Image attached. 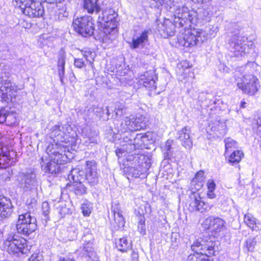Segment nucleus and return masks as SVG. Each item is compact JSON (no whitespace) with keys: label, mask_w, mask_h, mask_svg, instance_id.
I'll return each mask as SVG.
<instances>
[{"label":"nucleus","mask_w":261,"mask_h":261,"mask_svg":"<svg viewBox=\"0 0 261 261\" xmlns=\"http://www.w3.org/2000/svg\"><path fill=\"white\" fill-rule=\"evenodd\" d=\"M87 140L86 143H97L98 141L97 133L96 131L91 132L89 134L86 135Z\"/></svg>","instance_id":"c9c22d12"},{"label":"nucleus","mask_w":261,"mask_h":261,"mask_svg":"<svg viewBox=\"0 0 261 261\" xmlns=\"http://www.w3.org/2000/svg\"><path fill=\"white\" fill-rule=\"evenodd\" d=\"M229 49L233 57L242 60L247 58L253 60L256 54L255 52L253 44L248 41L247 38L237 32L231 35L229 41Z\"/></svg>","instance_id":"f257e3e1"},{"label":"nucleus","mask_w":261,"mask_h":261,"mask_svg":"<svg viewBox=\"0 0 261 261\" xmlns=\"http://www.w3.org/2000/svg\"><path fill=\"white\" fill-rule=\"evenodd\" d=\"M41 166L42 170L45 173L56 174L60 171V165L51 160L47 163H43Z\"/></svg>","instance_id":"a878e982"},{"label":"nucleus","mask_w":261,"mask_h":261,"mask_svg":"<svg viewBox=\"0 0 261 261\" xmlns=\"http://www.w3.org/2000/svg\"><path fill=\"white\" fill-rule=\"evenodd\" d=\"M138 229L142 234L145 233V221L140 220L138 224Z\"/></svg>","instance_id":"6e6d98bb"},{"label":"nucleus","mask_w":261,"mask_h":261,"mask_svg":"<svg viewBox=\"0 0 261 261\" xmlns=\"http://www.w3.org/2000/svg\"><path fill=\"white\" fill-rule=\"evenodd\" d=\"M139 84L149 88L150 90L156 89L155 82L153 78V73L151 71H147L141 75L138 81Z\"/></svg>","instance_id":"412c9836"},{"label":"nucleus","mask_w":261,"mask_h":261,"mask_svg":"<svg viewBox=\"0 0 261 261\" xmlns=\"http://www.w3.org/2000/svg\"><path fill=\"white\" fill-rule=\"evenodd\" d=\"M66 56L65 51L61 49L58 55V67H65Z\"/></svg>","instance_id":"58836bf2"},{"label":"nucleus","mask_w":261,"mask_h":261,"mask_svg":"<svg viewBox=\"0 0 261 261\" xmlns=\"http://www.w3.org/2000/svg\"><path fill=\"white\" fill-rule=\"evenodd\" d=\"M68 145L63 144H60L59 145L56 144L55 147H57V148H54L53 147V145L49 146L47 147V153L50 157V160L60 165L67 163L68 158L66 151L67 149V152H69L67 148Z\"/></svg>","instance_id":"6e6552de"},{"label":"nucleus","mask_w":261,"mask_h":261,"mask_svg":"<svg viewBox=\"0 0 261 261\" xmlns=\"http://www.w3.org/2000/svg\"><path fill=\"white\" fill-rule=\"evenodd\" d=\"M256 244V238H250L246 241V246L249 251H253Z\"/></svg>","instance_id":"4c0bfd02"},{"label":"nucleus","mask_w":261,"mask_h":261,"mask_svg":"<svg viewBox=\"0 0 261 261\" xmlns=\"http://www.w3.org/2000/svg\"><path fill=\"white\" fill-rule=\"evenodd\" d=\"M208 127L217 136H223L226 133V125L223 122L219 121L212 122L210 123Z\"/></svg>","instance_id":"b1692460"},{"label":"nucleus","mask_w":261,"mask_h":261,"mask_svg":"<svg viewBox=\"0 0 261 261\" xmlns=\"http://www.w3.org/2000/svg\"><path fill=\"white\" fill-rule=\"evenodd\" d=\"M115 114L117 116L121 117L126 112V108L124 106L117 104L115 107Z\"/></svg>","instance_id":"ea45409f"},{"label":"nucleus","mask_w":261,"mask_h":261,"mask_svg":"<svg viewBox=\"0 0 261 261\" xmlns=\"http://www.w3.org/2000/svg\"><path fill=\"white\" fill-rule=\"evenodd\" d=\"M86 171L80 170L79 168L73 169L68 175V179L71 182H84L86 178Z\"/></svg>","instance_id":"5701e85b"},{"label":"nucleus","mask_w":261,"mask_h":261,"mask_svg":"<svg viewBox=\"0 0 261 261\" xmlns=\"http://www.w3.org/2000/svg\"><path fill=\"white\" fill-rule=\"evenodd\" d=\"M130 123L129 130L131 131L138 130L136 124H135L134 118H130Z\"/></svg>","instance_id":"4d7b16f0"},{"label":"nucleus","mask_w":261,"mask_h":261,"mask_svg":"<svg viewBox=\"0 0 261 261\" xmlns=\"http://www.w3.org/2000/svg\"><path fill=\"white\" fill-rule=\"evenodd\" d=\"M59 261H75L74 259L70 257H65L62 258H60Z\"/></svg>","instance_id":"052dcab7"},{"label":"nucleus","mask_w":261,"mask_h":261,"mask_svg":"<svg viewBox=\"0 0 261 261\" xmlns=\"http://www.w3.org/2000/svg\"><path fill=\"white\" fill-rule=\"evenodd\" d=\"M85 181L91 186L96 185L99 181L97 165L94 161H87L86 168Z\"/></svg>","instance_id":"f3484780"},{"label":"nucleus","mask_w":261,"mask_h":261,"mask_svg":"<svg viewBox=\"0 0 261 261\" xmlns=\"http://www.w3.org/2000/svg\"><path fill=\"white\" fill-rule=\"evenodd\" d=\"M132 135H130L129 137L126 136L123 138V142L125 144L130 143L131 141H134V138Z\"/></svg>","instance_id":"13d9d810"},{"label":"nucleus","mask_w":261,"mask_h":261,"mask_svg":"<svg viewBox=\"0 0 261 261\" xmlns=\"http://www.w3.org/2000/svg\"><path fill=\"white\" fill-rule=\"evenodd\" d=\"M17 89L8 78L0 79V100L8 102L16 96Z\"/></svg>","instance_id":"1a4fd4ad"},{"label":"nucleus","mask_w":261,"mask_h":261,"mask_svg":"<svg viewBox=\"0 0 261 261\" xmlns=\"http://www.w3.org/2000/svg\"><path fill=\"white\" fill-rule=\"evenodd\" d=\"M250 65H253V62L252 61H249L248 63L246 65L245 67L247 68Z\"/></svg>","instance_id":"69168bd1"},{"label":"nucleus","mask_w":261,"mask_h":261,"mask_svg":"<svg viewBox=\"0 0 261 261\" xmlns=\"http://www.w3.org/2000/svg\"><path fill=\"white\" fill-rule=\"evenodd\" d=\"M73 26L75 31L84 37L91 36L94 30L92 18L88 16L77 18L74 20Z\"/></svg>","instance_id":"423d86ee"},{"label":"nucleus","mask_w":261,"mask_h":261,"mask_svg":"<svg viewBox=\"0 0 261 261\" xmlns=\"http://www.w3.org/2000/svg\"><path fill=\"white\" fill-rule=\"evenodd\" d=\"M201 33L196 30H188L185 34L178 37V43L179 45L187 47L197 45L201 40Z\"/></svg>","instance_id":"ddd939ff"},{"label":"nucleus","mask_w":261,"mask_h":261,"mask_svg":"<svg viewBox=\"0 0 261 261\" xmlns=\"http://www.w3.org/2000/svg\"><path fill=\"white\" fill-rule=\"evenodd\" d=\"M204 179V172L202 170L199 171L192 180V185L197 181L203 182Z\"/></svg>","instance_id":"79ce46f5"},{"label":"nucleus","mask_w":261,"mask_h":261,"mask_svg":"<svg viewBox=\"0 0 261 261\" xmlns=\"http://www.w3.org/2000/svg\"><path fill=\"white\" fill-rule=\"evenodd\" d=\"M145 138V136L142 134H138L134 138V141H131L130 143L123 144L122 147L118 149L116 151L117 156L120 158L125 156L126 154H131L130 156L126 157L127 161H130L134 158L133 155L136 154V151L141 147V143L139 141Z\"/></svg>","instance_id":"0eeeda50"},{"label":"nucleus","mask_w":261,"mask_h":261,"mask_svg":"<svg viewBox=\"0 0 261 261\" xmlns=\"http://www.w3.org/2000/svg\"><path fill=\"white\" fill-rule=\"evenodd\" d=\"M225 222L222 219L214 216H209L203 222L204 229L210 230L215 233L224 230Z\"/></svg>","instance_id":"4468645a"},{"label":"nucleus","mask_w":261,"mask_h":261,"mask_svg":"<svg viewBox=\"0 0 261 261\" xmlns=\"http://www.w3.org/2000/svg\"><path fill=\"white\" fill-rule=\"evenodd\" d=\"M116 246L118 249L121 252H126L130 248V243L128 242L126 238H123L120 239L116 242Z\"/></svg>","instance_id":"c756f323"},{"label":"nucleus","mask_w":261,"mask_h":261,"mask_svg":"<svg viewBox=\"0 0 261 261\" xmlns=\"http://www.w3.org/2000/svg\"><path fill=\"white\" fill-rule=\"evenodd\" d=\"M173 144V141L168 140L166 141L165 146H164V149L166 151L165 154H166V156L169 155L170 152V149Z\"/></svg>","instance_id":"09e8293b"},{"label":"nucleus","mask_w":261,"mask_h":261,"mask_svg":"<svg viewBox=\"0 0 261 261\" xmlns=\"http://www.w3.org/2000/svg\"><path fill=\"white\" fill-rule=\"evenodd\" d=\"M130 123V118L128 117L125 118L121 124L122 131L125 132L127 129L129 130Z\"/></svg>","instance_id":"c03bdc74"},{"label":"nucleus","mask_w":261,"mask_h":261,"mask_svg":"<svg viewBox=\"0 0 261 261\" xmlns=\"http://www.w3.org/2000/svg\"><path fill=\"white\" fill-rule=\"evenodd\" d=\"M103 0H84V8L89 13H98L101 9Z\"/></svg>","instance_id":"4be33fe9"},{"label":"nucleus","mask_w":261,"mask_h":261,"mask_svg":"<svg viewBox=\"0 0 261 261\" xmlns=\"http://www.w3.org/2000/svg\"><path fill=\"white\" fill-rule=\"evenodd\" d=\"M10 160L7 155H0V167L1 168H6L7 166H9V162Z\"/></svg>","instance_id":"a19ab883"},{"label":"nucleus","mask_w":261,"mask_h":261,"mask_svg":"<svg viewBox=\"0 0 261 261\" xmlns=\"http://www.w3.org/2000/svg\"><path fill=\"white\" fill-rule=\"evenodd\" d=\"M244 156L242 151L237 150L231 153L228 158V162L232 166L238 165L241 161L242 158Z\"/></svg>","instance_id":"cd10ccee"},{"label":"nucleus","mask_w":261,"mask_h":261,"mask_svg":"<svg viewBox=\"0 0 261 261\" xmlns=\"http://www.w3.org/2000/svg\"><path fill=\"white\" fill-rule=\"evenodd\" d=\"M74 64L75 67L79 68H82V67H84L86 66V64L83 58L82 59H75Z\"/></svg>","instance_id":"8fccbe9b"},{"label":"nucleus","mask_w":261,"mask_h":261,"mask_svg":"<svg viewBox=\"0 0 261 261\" xmlns=\"http://www.w3.org/2000/svg\"><path fill=\"white\" fill-rule=\"evenodd\" d=\"M3 248L9 253L13 254L20 252L26 254L29 251L27 240L23 238H17L13 234H9L4 241Z\"/></svg>","instance_id":"39448f33"},{"label":"nucleus","mask_w":261,"mask_h":261,"mask_svg":"<svg viewBox=\"0 0 261 261\" xmlns=\"http://www.w3.org/2000/svg\"><path fill=\"white\" fill-rule=\"evenodd\" d=\"M20 186L26 191H36L38 187V181L36 174L33 170L25 173H21L18 176Z\"/></svg>","instance_id":"9d476101"},{"label":"nucleus","mask_w":261,"mask_h":261,"mask_svg":"<svg viewBox=\"0 0 261 261\" xmlns=\"http://www.w3.org/2000/svg\"><path fill=\"white\" fill-rule=\"evenodd\" d=\"M42 214L45 217H47L49 213L50 207L47 202H43L42 204Z\"/></svg>","instance_id":"49530a36"},{"label":"nucleus","mask_w":261,"mask_h":261,"mask_svg":"<svg viewBox=\"0 0 261 261\" xmlns=\"http://www.w3.org/2000/svg\"><path fill=\"white\" fill-rule=\"evenodd\" d=\"M18 213L20 214L16 224L17 232L28 236L36 230L37 228L36 219L32 216L31 212L29 211L21 213L20 209Z\"/></svg>","instance_id":"20e7f679"},{"label":"nucleus","mask_w":261,"mask_h":261,"mask_svg":"<svg viewBox=\"0 0 261 261\" xmlns=\"http://www.w3.org/2000/svg\"><path fill=\"white\" fill-rule=\"evenodd\" d=\"M63 128L61 125H57L53 127L50 133V137L54 139V141H57L56 144L59 145L63 143L67 144L69 142L68 135L66 134L61 128Z\"/></svg>","instance_id":"6ab92c4d"},{"label":"nucleus","mask_w":261,"mask_h":261,"mask_svg":"<svg viewBox=\"0 0 261 261\" xmlns=\"http://www.w3.org/2000/svg\"><path fill=\"white\" fill-rule=\"evenodd\" d=\"M81 209L83 215L88 216L91 213L92 206L90 203L86 202L82 204Z\"/></svg>","instance_id":"e433bc0d"},{"label":"nucleus","mask_w":261,"mask_h":261,"mask_svg":"<svg viewBox=\"0 0 261 261\" xmlns=\"http://www.w3.org/2000/svg\"><path fill=\"white\" fill-rule=\"evenodd\" d=\"M2 174H5L7 175V174H8V173H7V171H6L5 170V171H4V172H2Z\"/></svg>","instance_id":"774afa93"},{"label":"nucleus","mask_w":261,"mask_h":261,"mask_svg":"<svg viewBox=\"0 0 261 261\" xmlns=\"http://www.w3.org/2000/svg\"><path fill=\"white\" fill-rule=\"evenodd\" d=\"M242 82L237 84L238 87L245 93L253 95L258 91L259 82L252 74H245L243 76Z\"/></svg>","instance_id":"9b49d317"},{"label":"nucleus","mask_w":261,"mask_h":261,"mask_svg":"<svg viewBox=\"0 0 261 261\" xmlns=\"http://www.w3.org/2000/svg\"><path fill=\"white\" fill-rule=\"evenodd\" d=\"M207 187L208 191H215L216 189V184L212 179H208L207 182Z\"/></svg>","instance_id":"864d4df0"},{"label":"nucleus","mask_w":261,"mask_h":261,"mask_svg":"<svg viewBox=\"0 0 261 261\" xmlns=\"http://www.w3.org/2000/svg\"><path fill=\"white\" fill-rule=\"evenodd\" d=\"M203 186V182L197 181L192 185V181L191 182V188H192V195L193 192H196L195 191H199Z\"/></svg>","instance_id":"de8ad7c7"},{"label":"nucleus","mask_w":261,"mask_h":261,"mask_svg":"<svg viewBox=\"0 0 261 261\" xmlns=\"http://www.w3.org/2000/svg\"><path fill=\"white\" fill-rule=\"evenodd\" d=\"M134 120L138 130L145 129L147 126L146 118L142 115L137 116Z\"/></svg>","instance_id":"72a5a7b5"},{"label":"nucleus","mask_w":261,"mask_h":261,"mask_svg":"<svg viewBox=\"0 0 261 261\" xmlns=\"http://www.w3.org/2000/svg\"><path fill=\"white\" fill-rule=\"evenodd\" d=\"M94 55H93L92 53L90 52H85L83 55V59L87 61V63H89L90 65L93 64V61H94Z\"/></svg>","instance_id":"37998d69"},{"label":"nucleus","mask_w":261,"mask_h":261,"mask_svg":"<svg viewBox=\"0 0 261 261\" xmlns=\"http://www.w3.org/2000/svg\"><path fill=\"white\" fill-rule=\"evenodd\" d=\"M28 261H44L41 253H34L30 257Z\"/></svg>","instance_id":"a18cd8bd"},{"label":"nucleus","mask_w":261,"mask_h":261,"mask_svg":"<svg viewBox=\"0 0 261 261\" xmlns=\"http://www.w3.org/2000/svg\"><path fill=\"white\" fill-rule=\"evenodd\" d=\"M82 251L83 257L86 258V260H88V259L91 258L94 254L93 248L90 246L89 244H87L84 247Z\"/></svg>","instance_id":"f704fd0d"},{"label":"nucleus","mask_w":261,"mask_h":261,"mask_svg":"<svg viewBox=\"0 0 261 261\" xmlns=\"http://www.w3.org/2000/svg\"><path fill=\"white\" fill-rule=\"evenodd\" d=\"M225 154H228V152L232 150L233 149L237 148V142L230 138H226L224 140Z\"/></svg>","instance_id":"473e14b6"},{"label":"nucleus","mask_w":261,"mask_h":261,"mask_svg":"<svg viewBox=\"0 0 261 261\" xmlns=\"http://www.w3.org/2000/svg\"><path fill=\"white\" fill-rule=\"evenodd\" d=\"M117 14L112 9L106 10L103 11L101 16H99L98 20L104 26L103 34L105 36L103 41L111 43L117 37L118 21L116 18Z\"/></svg>","instance_id":"f03ea898"},{"label":"nucleus","mask_w":261,"mask_h":261,"mask_svg":"<svg viewBox=\"0 0 261 261\" xmlns=\"http://www.w3.org/2000/svg\"><path fill=\"white\" fill-rule=\"evenodd\" d=\"M246 104H247V103L245 101H242L241 102V105H240L241 108H246Z\"/></svg>","instance_id":"e2e57ef3"},{"label":"nucleus","mask_w":261,"mask_h":261,"mask_svg":"<svg viewBox=\"0 0 261 261\" xmlns=\"http://www.w3.org/2000/svg\"><path fill=\"white\" fill-rule=\"evenodd\" d=\"M176 138L179 140L181 145L186 149H191L192 147L193 142L190 127L185 126L179 130L177 133Z\"/></svg>","instance_id":"a211bd4d"},{"label":"nucleus","mask_w":261,"mask_h":261,"mask_svg":"<svg viewBox=\"0 0 261 261\" xmlns=\"http://www.w3.org/2000/svg\"><path fill=\"white\" fill-rule=\"evenodd\" d=\"M42 2L33 0L28 2L24 6H19L22 10V12L26 15L30 17H40L43 16L44 13V7L42 5Z\"/></svg>","instance_id":"f8f14e48"},{"label":"nucleus","mask_w":261,"mask_h":261,"mask_svg":"<svg viewBox=\"0 0 261 261\" xmlns=\"http://www.w3.org/2000/svg\"><path fill=\"white\" fill-rule=\"evenodd\" d=\"M214 191H208L207 193V197L210 199H214L216 197V195L214 192Z\"/></svg>","instance_id":"bf43d9fd"},{"label":"nucleus","mask_w":261,"mask_h":261,"mask_svg":"<svg viewBox=\"0 0 261 261\" xmlns=\"http://www.w3.org/2000/svg\"><path fill=\"white\" fill-rule=\"evenodd\" d=\"M132 173H133V175L135 176V177H138L139 175V171H138V170H136L135 173L132 172Z\"/></svg>","instance_id":"0e129e2a"},{"label":"nucleus","mask_w":261,"mask_h":261,"mask_svg":"<svg viewBox=\"0 0 261 261\" xmlns=\"http://www.w3.org/2000/svg\"><path fill=\"white\" fill-rule=\"evenodd\" d=\"M192 1L194 2L195 3L202 4L204 3H206L207 2H209L210 0H192Z\"/></svg>","instance_id":"680f3d73"},{"label":"nucleus","mask_w":261,"mask_h":261,"mask_svg":"<svg viewBox=\"0 0 261 261\" xmlns=\"http://www.w3.org/2000/svg\"><path fill=\"white\" fill-rule=\"evenodd\" d=\"M244 222L253 231H258L259 228L257 226L256 220L250 214H246L244 216Z\"/></svg>","instance_id":"c85d7f7f"},{"label":"nucleus","mask_w":261,"mask_h":261,"mask_svg":"<svg viewBox=\"0 0 261 261\" xmlns=\"http://www.w3.org/2000/svg\"><path fill=\"white\" fill-rule=\"evenodd\" d=\"M93 113L98 117L101 118L102 117L103 110L102 108L98 107H93Z\"/></svg>","instance_id":"603ef678"},{"label":"nucleus","mask_w":261,"mask_h":261,"mask_svg":"<svg viewBox=\"0 0 261 261\" xmlns=\"http://www.w3.org/2000/svg\"><path fill=\"white\" fill-rule=\"evenodd\" d=\"M196 241L191 245V249L196 253L188 256L187 261H205L204 257L215 255V243L213 241Z\"/></svg>","instance_id":"7ed1b4c3"},{"label":"nucleus","mask_w":261,"mask_h":261,"mask_svg":"<svg viewBox=\"0 0 261 261\" xmlns=\"http://www.w3.org/2000/svg\"><path fill=\"white\" fill-rule=\"evenodd\" d=\"M111 211L112 218H110L111 225L115 229L122 228L125 224L124 219L122 216V210L119 203L113 202Z\"/></svg>","instance_id":"dca6fc26"},{"label":"nucleus","mask_w":261,"mask_h":261,"mask_svg":"<svg viewBox=\"0 0 261 261\" xmlns=\"http://www.w3.org/2000/svg\"><path fill=\"white\" fill-rule=\"evenodd\" d=\"M67 187L71 188L75 194L77 195H82L86 193V187L83 184V182H71L67 185Z\"/></svg>","instance_id":"bb28decb"},{"label":"nucleus","mask_w":261,"mask_h":261,"mask_svg":"<svg viewBox=\"0 0 261 261\" xmlns=\"http://www.w3.org/2000/svg\"><path fill=\"white\" fill-rule=\"evenodd\" d=\"M164 28V31L166 33L167 36H172L174 35L175 31V28H180L178 25H175V23L173 22V23L170 21H166L163 24Z\"/></svg>","instance_id":"7c9ffc66"},{"label":"nucleus","mask_w":261,"mask_h":261,"mask_svg":"<svg viewBox=\"0 0 261 261\" xmlns=\"http://www.w3.org/2000/svg\"><path fill=\"white\" fill-rule=\"evenodd\" d=\"M148 31H144L141 35L137 38H133L132 42L130 43V47L132 49H136L142 46L148 40Z\"/></svg>","instance_id":"393cba45"},{"label":"nucleus","mask_w":261,"mask_h":261,"mask_svg":"<svg viewBox=\"0 0 261 261\" xmlns=\"http://www.w3.org/2000/svg\"><path fill=\"white\" fill-rule=\"evenodd\" d=\"M41 2L45 4L47 10L49 12H53L57 9V3L60 2V0H40Z\"/></svg>","instance_id":"2f4dec72"},{"label":"nucleus","mask_w":261,"mask_h":261,"mask_svg":"<svg viewBox=\"0 0 261 261\" xmlns=\"http://www.w3.org/2000/svg\"><path fill=\"white\" fill-rule=\"evenodd\" d=\"M8 111L5 108L0 110V123H3L6 120Z\"/></svg>","instance_id":"3c124183"},{"label":"nucleus","mask_w":261,"mask_h":261,"mask_svg":"<svg viewBox=\"0 0 261 261\" xmlns=\"http://www.w3.org/2000/svg\"><path fill=\"white\" fill-rule=\"evenodd\" d=\"M13 211L10 199L5 197H0V219L9 217Z\"/></svg>","instance_id":"aec40b11"},{"label":"nucleus","mask_w":261,"mask_h":261,"mask_svg":"<svg viewBox=\"0 0 261 261\" xmlns=\"http://www.w3.org/2000/svg\"><path fill=\"white\" fill-rule=\"evenodd\" d=\"M208 256H207L206 255H205V257H204V259L205 260V261H210L208 258Z\"/></svg>","instance_id":"338daca9"},{"label":"nucleus","mask_w":261,"mask_h":261,"mask_svg":"<svg viewBox=\"0 0 261 261\" xmlns=\"http://www.w3.org/2000/svg\"><path fill=\"white\" fill-rule=\"evenodd\" d=\"M190 198L191 201L189 205L190 211L205 213L213 207V205H210L201 201L199 194L197 192H193V194L190 196Z\"/></svg>","instance_id":"2eb2a0df"},{"label":"nucleus","mask_w":261,"mask_h":261,"mask_svg":"<svg viewBox=\"0 0 261 261\" xmlns=\"http://www.w3.org/2000/svg\"><path fill=\"white\" fill-rule=\"evenodd\" d=\"M58 69L60 81L62 83H63L64 76L65 74V67H58Z\"/></svg>","instance_id":"5fc2aeb1"}]
</instances>
